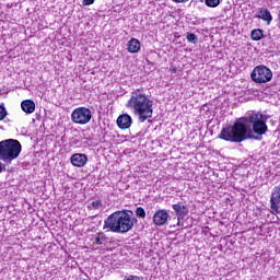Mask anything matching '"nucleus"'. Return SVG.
<instances>
[{
	"label": "nucleus",
	"mask_w": 280,
	"mask_h": 280,
	"mask_svg": "<svg viewBox=\"0 0 280 280\" xmlns=\"http://www.w3.org/2000/svg\"><path fill=\"white\" fill-rule=\"evenodd\" d=\"M174 3H187L189 0H173Z\"/></svg>",
	"instance_id": "nucleus-24"
},
{
	"label": "nucleus",
	"mask_w": 280,
	"mask_h": 280,
	"mask_svg": "<svg viewBox=\"0 0 280 280\" xmlns=\"http://www.w3.org/2000/svg\"><path fill=\"white\" fill-rule=\"evenodd\" d=\"M8 117V109H5V106L0 105V121H3Z\"/></svg>",
	"instance_id": "nucleus-19"
},
{
	"label": "nucleus",
	"mask_w": 280,
	"mask_h": 280,
	"mask_svg": "<svg viewBox=\"0 0 280 280\" xmlns=\"http://www.w3.org/2000/svg\"><path fill=\"white\" fill-rule=\"evenodd\" d=\"M122 280H139V277L129 275V276H125Z\"/></svg>",
	"instance_id": "nucleus-22"
},
{
	"label": "nucleus",
	"mask_w": 280,
	"mask_h": 280,
	"mask_svg": "<svg viewBox=\"0 0 280 280\" xmlns=\"http://www.w3.org/2000/svg\"><path fill=\"white\" fill-rule=\"evenodd\" d=\"M93 119V112L89 107H77L71 114V121L79 126H86Z\"/></svg>",
	"instance_id": "nucleus-5"
},
{
	"label": "nucleus",
	"mask_w": 280,
	"mask_h": 280,
	"mask_svg": "<svg viewBox=\"0 0 280 280\" xmlns=\"http://www.w3.org/2000/svg\"><path fill=\"white\" fill-rule=\"evenodd\" d=\"M254 19H261V21H266L268 25L272 23V14L266 8H258L257 13L254 15Z\"/></svg>",
	"instance_id": "nucleus-11"
},
{
	"label": "nucleus",
	"mask_w": 280,
	"mask_h": 280,
	"mask_svg": "<svg viewBox=\"0 0 280 280\" xmlns=\"http://www.w3.org/2000/svg\"><path fill=\"white\" fill-rule=\"evenodd\" d=\"M21 108L26 115H32L36 110V103L32 100H25L21 103Z\"/></svg>",
	"instance_id": "nucleus-14"
},
{
	"label": "nucleus",
	"mask_w": 280,
	"mask_h": 280,
	"mask_svg": "<svg viewBox=\"0 0 280 280\" xmlns=\"http://www.w3.org/2000/svg\"><path fill=\"white\" fill-rule=\"evenodd\" d=\"M137 219L126 211H116L112 213L104 222V229H109L112 233H128L132 231Z\"/></svg>",
	"instance_id": "nucleus-3"
},
{
	"label": "nucleus",
	"mask_w": 280,
	"mask_h": 280,
	"mask_svg": "<svg viewBox=\"0 0 280 280\" xmlns=\"http://www.w3.org/2000/svg\"><path fill=\"white\" fill-rule=\"evenodd\" d=\"M104 242H106V234H104V232L97 233L94 238V244H96L97 246H102Z\"/></svg>",
	"instance_id": "nucleus-16"
},
{
	"label": "nucleus",
	"mask_w": 280,
	"mask_h": 280,
	"mask_svg": "<svg viewBox=\"0 0 280 280\" xmlns=\"http://www.w3.org/2000/svg\"><path fill=\"white\" fill-rule=\"evenodd\" d=\"M0 128H3V127L0 126Z\"/></svg>",
	"instance_id": "nucleus-26"
},
{
	"label": "nucleus",
	"mask_w": 280,
	"mask_h": 280,
	"mask_svg": "<svg viewBox=\"0 0 280 280\" xmlns=\"http://www.w3.org/2000/svg\"><path fill=\"white\" fill-rule=\"evenodd\" d=\"M271 213H280V185L275 187L270 197Z\"/></svg>",
	"instance_id": "nucleus-8"
},
{
	"label": "nucleus",
	"mask_w": 280,
	"mask_h": 280,
	"mask_svg": "<svg viewBox=\"0 0 280 280\" xmlns=\"http://www.w3.org/2000/svg\"><path fill=\"white\" fill-rule=\"evenodd\" d=\"M268 132L264 115L250 112L246 117L240 118L233 126L224 127L219 138L231 143H242L245 139L261 141V136Z\"/></svg>",
	"instance_id": "nucleus-1"
},
{
	"label": "nucleus",
	"mask_w": 280,
	"mask_h": 280,
	"mask_svg": "<svg viewBox=\"0 0 280 280\" xmlns=\"http://www.w3.org/2000/svg\"><path fill=\"white\" fill-rule=\"evenodd\" d=\"M21 142L14 139L0 141V161L12 163L21 154Z\"/></svg>",
	"instance_id": "nucleus-4"
},
{
	"label": "nucleus",
	"mask_w": 280,
	"mask_h": 280,
	"mask_svg": "<svg viewBox=\"0 0 280 280\" xmlns=\"http://www.w3.org/2000/svg\"><path fill=\"white\" fill-rule=\"evenodd\" d=\"M152 106V101L150 97H148V95H145L143 89H137L131 92V96L126 104V107L129 108L133 115H137L140 124H143L147 119L152 118L154 113Z\"/></svg>",
	"instance_id": "nucleus-2"
},
{
	"label": "nucleus",
	"mask_w": 280,
	"mask_h": 280,
	"mask_svg": "<svg viewBox=\"0 0 280 280\" xmlns=\"http://www.w3.org/2000/svg\"><path fill=\"white\" fill-rule=\"evenodd\" d=\"M95 3V0H83V5H93Z\"/></svg>",
	"instance_id": "nucleus-23"
},
{
	"label": "nucleus",
	"mask_w": 280,
	"mask_h": 280,
	"mask_svg": "<svg viewBox=\"0 0 280 280\" xmlns=\"http://www.w3.org/2000/svg\"><path fill=\"white\" fill-rule=\"evenodd\" d=\"M70 162L74 167H84L89 162V158L84 153H75L70 158Z\"/></svg>",
	"instance_id": "nucleus-10"
},
{
	"label": "nucleus",
	"mask_w": 280,
	"mask_h": 280,
	"mask_svg": "<svg viewBox=\"0 0 280 280\" xmlns=\"http://www.w3.org/2000/svg\"><path fill=\"white\" fill-rule=\"evenodd\" d=\"M170 220H172V217L167 210L160 209L153 214V224H155V226H167Z\"/></svg>",
	"instance_id": "nucleus-7"
},
{
	"label": "nucleus",
	"mask_w": 280,
	"mask_h": 280,
	"mask_svg": "<svg viewBox=\"0 0 280 280\" xmlns=\"http://www.w3.org/2000/svg\"><path fill=\"white\" fill-rule=\"evenodd\" d=\"M252 80L257 84H266L272 80V70L266 66H257L252 72Z\"/></svg>",
	"instance_id": "nucleus-6"
},
{
	"label": "nucleus",
	"mask_w": 280,
	"mask_h": 280,
	"mask_svg": "<svg viewBox=\"0 0 280 280\" xmlns=\"http://www.w3.org/2000/svg\"><path fill=\"white\" fill-rule=\"evenodd\" d=\"M91 205H92L93 209H101L102 208V201H100V200L92 201Z\"/></svg>",
	"instance_id": "nucleus-21"
},
{
	"label": "nucleus",
	"mask_w": 280,
	"mask_h": 280,
	"mask_svg": "<svg viewBox=\"0 0 280 280\" xmlns=\"http://www.w3.org/2000/svg\"><path fill=\"white\" fill-rule=\"evenodd\" d=\"M208 8H218L220 5V0H205Z\"/></svg>",
	"instance_id": "nucleus-18"
},
{
	"label": "nucleus",
	"mask_w": 280,
	"mask_h": 280,
	"mask_svg": "<svg viewBox=\"0 0 280 280\" xmlns=\"http://www.w3.org/2000/svg\"><path fill=\"white\" fill-rule=\"evenodd\" d=\"M186 39L188 40V43H191V45H196L198 43V36L194 33H187Z\"/></svg>",
	"instance_id": "nucleus-17"
},
{
	"label": "nucleus",
	"mask_w": 280,
	"mask_h": 280,
	"mask_svg": "<svg viewBox=\"0 0 280 280\" xmlns=\"http://www.w3.org/2000/svg\"><path fill=\"white\" fill-rule=\"evenodd\" d=\"M252 40H261L264 38V30L261 28H255L250 33Z\"/></svg>",
	"instance_id": "nucleus-15"
},
{
	"label": "nucleus",
	"mask_w": 280,
	"mask_h": 280,
	"mask_svg": "<svg viewBox=\"0 0 280 280\" xmlns=\"http://www.w3.org/2000/svg\"><path fill=\"white\" fill-rule=\"evenodd\" d=\"M136 215L137 218H141L143 220V218H145V210L142 207H138L136 209Z\"/></svg>",
	"instance_id": "nucleus-20"
},
{
	"label": "nucleus",
	"mask_w": 280,
	"mask_h": 280,
	"mask_svg": "<svg viewBox=\"0 0 280 280\" xmlns=\"http://www.w3.org/2000/svg\"><path fill=\"white\" fill-rule=\"evenodd\" d=\"M117 126L121 130H127V128H130L132 126V117L128 114H122L117 118Z\"/></svg>",
	"instance_id": "nucleus-12"
},
{
	"label": "nucleus",
	"mask_w": 280,
	"mask_h": 280,
	"mask_svg": "<svg viewBox=\"0 0 280 280\" xmlns=\"http://www.w3.org/2000/svg\"><path fill=\"white\" fill-rule=\"evenodd\" d=\"M172 207L177 215V226H180V220H184L189 214V208L183 203H175Z\"/></svg>",
	"instance_id": "nucleus-9"
},
{
	"label": "nucleus",
	"mask_w": 280,
	"mask_h": 280,
	"mask_svg": "<svg viewBox=\"0 0 280 280\" xmlns=\"http://www.w3.org/2000/svg\"><path fill=\"white\" fill-rule=\"evenodd\" d=\"M127 50L129 54H139L141 51V42L137 38H131L127 44Z\"/></svg>",
	"instance_id": "nucleus-13"
},
{
	"label": "nucleus",
	"mask_w": 280,
	"mask_h": 280,
	"mask_svg": "<svg viewBox=\"0 0 280 280\" xmlns=\"http://www.w3.org/2000/svg\"><path fill=\"white\" fill-rule=\"evenodd\" d=\"M4 168L5 166L3 165V163L0 162V174L3 172Z\"/></svg>",
	"instance_id": "nucleus-25"
}]
</instances>
